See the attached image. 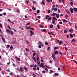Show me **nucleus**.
<instances>
[{
	"label": "nucleus",
	"mask_w": 77,
	"mask_h": 77,
	"mask_svg": "<svg viewBox=\"0 0 77 77\" xmlns=\"http://www.w3.org/2000/svg\"><path fill=\"white\" fill-rule=\"evenodd\" d=\"M64 33H66V30H64Z\"/></svg>",
	"instance_id": "50"
},
{
	"label": "nucleus",
	"mask_w": 77,
	"mask_h": 77,
	"mask_svg": "<svg viewBox=\"0 0 77 77\" xmlns=\"http://www.w3.org/2000/svg\"><path fill=\"white\" fill-rule=\"evenodd\" d=\"M34 68H36V67H37V65L34 66Z\"/></svg>",
	"instance_id": "63"
},
{
	"label": "nucleus",
	"mask_w": 77,
	"mask_h": 77,
	"mask_svg": "<svg viewBox=\"0 0 77 77\" xmlns=\"http://www.w3.org/2000/svg\"><path fill=\"white\" fill-rule=\"evenodd\" d=\"M6 31L8 33H9V34H10L11 35H12V36H13V35H14V32H13L12 31L10 30L9 29H6Z\"/></svg>",
	"instance_id": "1"
},
{
	"label": "nucleus",
	"mask_w": 77,
	"mask_h": 77,
	"mask_svg": "<svg viewBox=\"0 0 77 77\" xmlns=\"http://www.w3.org/2000/svg\"><path fill=\"white\" fill-rule=\"evenodd\" d=\"M73 62H75V63H76L77 64V62H76V61H75V60H73Z\"/></svg>",
	"instance_id": "62"
},
{
	"label": "nucleus",
	"mask_w": 77,
	"mask_h": 77,
	"mask_svg": "<svg viewBox=\"0 0 77 77\" xmlns=\"http://www.w3.org/2000/svg\"><path fill=\"white\" fill-rule=\"evenodd\" d=\"M42 4L43 5H45V3H44V1H43L42 2Z\"/></svg>",
	"instance_id": "14"
},
{
	"label": "nucleus",
	"mask_w": 77,
	"mask_h": 77,
	"mask_svg": "<svg viewBox=\"0 0 77 77\" xmlns=\"http://www.w3.org/2000/svg\"><path fill=\"white\" fill-rule=\"evenodd\" d=\"M39 57H37V60H39Z\"/></svg>",
	"instance_id": "60"
},
{
	"label": "nucleus",
	"mask_w": 77,
	"mask_h": 77,
	"mask_svg": "<svg viewBox=\"0 0 77 77\" xmlns=\"http://www.w3.org/2000/svg\"><path fill=\"white\" fill-rule=\"evenodd\" d=\"M37 63H38V65H39L40 64V61L39 60H38L37 61Z\"/></svg>",
	"instance_id": "12"
},
{
	"label": "nucleus",
	"mask_w": 77,
	"mask_h": 77,
	"mask_svg": "<svg viewBox=\"0 0 77 77\" xmlns=\"http://www.w3.org/2000/svg\"><path fill=\"white\" fill-rule=\"evenodd\" d=\"M63 43V42L60 41L59 42V44H62Z\"/></svg>",
	"instance_id": "52"
},
{
	"label": "nucleus",
	"mask_w": 77,
	"mask_h": 77,
	"mask_svg": "<svg viewBox=\"0 0 77 77\" xmlns=\"http://www.w3.org/2000/svg\"><path fill=\"white\" fill-rule=\"evenodd\" d=\"M31 30H34V28H30Z\"/></svg>",
	"instance_id": "56"
},
{
	"label": "nucleus",
	"mask_w": 77,
	"mask_h": 77,
	"mask_svg": "<svg viewBox=\"0 0 77 77\" xmlns=\"http://www.w3.org/2000/svg\"><path fill=\"white\" fill-rule=\"evenodd\" d=\"M58 13H59V14L60 13V11L59 10V9L58 10Z\"/></svg>",
	"instance_id": "58"
},
{
	"label": "nucleus",
	"mask_w": 77,
	"mask_h": 77,
	"mask_svg": "<svg viewBox=\"0 0 77 77\" xmlns=\"http://www.w3.org/2000/svg\"><path fill=\"white\" fill-rule=\"evenodd\" d=\"M52 24H54L55 23V20H52Z\"/></svg>",
	"instance_id": "37"
},
{
	"label": "nucleus",
	"mask_w": 77,
	"mask_h": 77,
	"mask_svg": "<svg viewBox=\"0 0 77 77\" xmlns=\"http://www.w3.org/2000/svg\"><path fill=\"white\" fill-rule=\"evenodd\" d=\"M57 11V8H55L54 9V11L56 12V11Z\"/></svg>",
	"instance_id": "22"
},
{
	"label": "nucleus",
	"mask_w": 77,
	"mask_h": 77,
	"mask_svg": "<svg viewBox=\"0 0 77 77\" xmlns=\"http://www.w3.org/2000/svg\"><path fill=\"white\" fill-rule=\"evenodd\" d=\"M52 57L53 58L54 60H55L56 58H55V54H52Z\"/></svg>",
	"instance_id": "4"
},
{
	"label": "nucleus",
	"mask_w": 77,
	"mask_h": 77,
	"mask_svg": "<svg viewBox=\"0 0 77 77\" xmlns=\"http://www.w3.org/2000/svg\"><path fill=\"white\" fill-rule=\"evenodd\" d=\"M73 31H74V30L73 29H72V28H71L69 30V32L70 33H72V32H73Z\"/></svg>",
	"instance_id": "6"
},
{
	"label": "nucleus",
	"mask_w": 77,
	"mask_h": 77,
	"mask_svg": "<svg viewBox=\"0 0 77 77\" xmlns=\"http://www.w3.org/2000/svg\"><path fill=\"white\" fill-rule=\"evenodd\" d=\"M36 54V53H34L32 54V55L33 56H35Z\"/></svg>",
	"instance_id": "39"
},
{
	"label": "nucleus",
	"mask_w": 77,
	"mask_h": 77,
	"mask_svg": "<svg viewBox=\"0 0 77 77\" xmlns=\"http://www.w3.org/2000/svg\"><path fill=\"white\" fill-rule=\"evenodd\" d=\"M33 69L34 71H36V70H37V69L36 68H33Z\"/></svg>",
	"instance_id": "49"
},
{
	"label": "nucleus",
	"mask_w": 77,
	"mask_h": 77,
	"mask_svg": "<svg viewBox=\"0 0 77 77\" xmlns=\"http://www.w3.org/2000/svg\"><path fill=\"white\" fill-rule=\"evenodd\" d=\"M51 17H50L48 18V21H50V20H51Z\"/></svg>",
	"instance_id": "45"
},
{
	"label": "nucleus",
	"mask_w": 77,
	"mask_h": 77,
	"mask_svg": "<svg viewBox=\"0 0 77 77\" xmlns=\"http://www.w3.org/2000/svg\"><path fill=\"white\" fill-rule=\"evenodd\" d=\"M53 25H51L50 26V28H53Z\"/></svg>",
	"instance_id": "46"
},
{
	"label": "nucleus",
	"mask_w": 77,
	"mask_h": 77,
	"mask_svg": "<svg viewBox=\"0 0 77 77\" xmlns=\"http://www.w3.org/2000/svg\"><path fill=\"white\" fill-rule=\"evenodd\" d=\"M48 13L49 14H50V10H48Z\"/></svg>",
	"instance_id": "51"
},
{
	"label": "nucleus",
	"mask_w": 77,
	"mask_h": 77,
	"mask_svg": "<svg viewBox=\"0 0 77 77\" xmlns=\"http://www.w3.org/2000/svg\"><path fill=\"white\" fill-rule=\"evenodd\" d=\"M32 9L33 10H34V11H36V8H34V7H33L32 8Z\"/></svg>",
	"instance_id": "32"
},
{
	"label": "nucleus",
	"mask_w": 77,
	"mask_h": 77,
	"mask_svg": "<svg viewBox=\"0 0 77 77\" xmlns=\"http://www.w3.org/2000/svg\"><path fill=\"white\" fill-rule=\"evenodd\" d=\"M24 69H25V71H27V68L26 67V66H24Z\"/></svg>",
	"instance_id": "13"
},
{
	"label": "nucleus",
	"mask_w": 77,
	"mask_h": 77,
	"mask_svg": "<svg viewBox=\"0 0 77 77\" xmlns=\"http://www.w3.org/2000/svg\"><path fill=\"white\" fill-rule=\"evenodd\" d=\"M38 45H41V44H42V42H38Z\"/></svg>",
	"instance_id": "33"
},
{
	"label": "nucleus",
	"mask_w": 77,
	"mask_h": 77,
	"mask_svg": "<svg viewBox=\"0 0 77 77\" xmlns=\"http://www.w3.org/2000/svg\"><path fill=\"white\" fill-rule=\"evenodd\" d=\"M45 71H46V72H48V69H47V68H45Z\"/></svg>",
	"instance_id": "24"
},
{
	"label": "nucleus",
	"mask_w": 77,
	"mask_h": 77,
	"mask_svg": "<svg viewBox=\"0 0 77 77\" xmlns=\"http://www.w3.org/2000/svg\"><path fill=\"white\" fill-rule=\"evenodd\" d=\"M0 27H1V28L2 27V24L1 23H0Z\"/></svg>",
	"instance_id": "47"
},
{
	"label": "nucleus",
	"mask_w": 77,
	"mask_h": 77,
	"mask_svg": "<svg viewBox=\"0 0 77 77\" xmlns=\"http://www.w3.org/2000/svg\"><path fill=\"white\" fill-rule=\"evenodd\" d=\"M39 48H41V45H40L38 46Z\"/></svg>",
	"instance_id": "44"
},
{
	"label": "nucleus",
	"mask_w": 77,
	"mask_h": 77,
	"mask_svg": "<svg viewBox=\"0 0 77 77\" xmlns=\"http://www.w3.org/2000/svg\"><path fill=\"white\" fill-rule=\"evenodd\" d=\"M32 59L34 60L35 62H36V60H35V58L34 57H32Z\"/></svg>",
	"instance_id": "9"
},
{
	"label": "nucleus",
	"mask_w": 77,
	"mask_h": 77,
	"mask_svg": "<svg viewBox=\"0 0 77 77\" xmlns=\"http://www.w3.org/2000/svg\"><path fill=\"white\" fill-rule=\"evenodd\" d=\"M2 40L3 42H4V43H6V41H5V38H3Z\"/></svg>",
	"instance_id": "21"
},
{
	"label": "nucleus",
	"mask_w": 77,
	"mask_h": 77,
	"mask_svg": "<svg viewBox=\"0 0 77 77\" xmlns=\"http://www.w3.org/2000/svg\"><path fill=\"white\" fill-rule=\"evenodd\" d=\"M54 50H57V49H58V47H55L54 48Z\"/></svg>",
	"instance_id": "34"
},
{
	"label": "nucleus",
	"mask_w": 77,
	"mask_h": 77,
	"mask_svg": "<svg viewBox=\"0 0 77 77\" xmlns=\"http://www.w3.org/2000/svg\"><path fill=\"white\" fill-rule=\"evenodd\" d=\"M7 47L8 48H9L10 47V45H8L7 46Z\"/></svg>",
	"instance_id": "40"
},
{
	"label": "nucleus",
	"mask_w": 77,
	"mask_h": 77,
	"mask_svg": "<svg viewBox=\"0 0 77 77\" xmlns=\"http://www.w3.org/2000/svg\"><path fill=\"white\" fill-rule=\"evenodd\" d=\"M42 31L43 32H46V30L45 29H43L42 30Z\"/></svg>",
	"instance_id": "15"
},
{
	"label": "nucleus",
	"mask_w": 77,
	"mask_h": 77,
	"mask_svg": "<svg viewBox=\"0 0 77 77\" xmlns=\"http://www.w3.org/2000/svg\"><path fill=\"white\" fill-rule=\"evenodd\" d=\"M54 75H55V76H56V77H57V75H57V73H55L54 74Z\"/></svg>",
	"instance_id": "35"
},
{
	"label": "nucleus",
	"mask_w": 77,
	"mask_h": 77,
	"mask_svg": "<svg viewBox=\"0 0 77 77\" xmlns=\"http://www.w3.org/2000/svg\"><path fill=\"white\" fill-rule=\"evenodd\" d=\"M75 28L76 30H77V25H75Z\"/></svg>",
	"instance_id": "54"
},
{
	"label": "nucleus",
	"mask_w": 77,
	"mask_h": 77,
	"mask_svg": "<svg viewBox=\"0 0 77 77\" xmlns=\"http://www.w3.org/2000/svg\"><path fill=\"white\" fill-rule=\"evenodd\" d=\"M40 28H44V26L42 25H40Z\"/></svg>",
	"instance_id": "23"
},
{
	"label": "nucleus",
	"mask_w": 77,
	"mask_h": 77,
	"mask_svg": "<svg viewBox=\"0 0 77 77\" xmlns=\"http://www.w3.org/2000/svg\"><path fill=\"white\" fill-rule=\"evenodd\" d=\"M39 12H40V11H39V10H38L37 11V14H39Z\"/></svg>",
	"instance_id": "48"
},
{
	"label": "nucleus",
	"mask_w": 77,
	"mask_h": 77,
	"mask_svg": "<svg viewBox=\"0 0 77 77\" xmlns=\"http://www.w3.org/2000/svg\"><path fill=\"white\" fill-rule=\"evenodd\" d=\"M66 11L67 12L68 15H70V12H69V11L67 10H66Z\"/></svg>",
	"instance_id": "25"
},
{
	"label": "nucleus",
	"mask_w": 77,
	"mask_h": 77,
	"mask_svg": "<svg viewBox=\"0 0 77 77\" xmlns=\"http://www.w3.org/2000/svg\"><path fill=\"white\" fill-rule=\"evenodd\" d=\"M50 35H52L53 36H55V34H53V32H51Z\"/></svg>",
	"instance_id": "19"
},
{
	"label": "nucleus",
	"mask_w": 77,
	"mask_h": 77,
	"mask_svg": "<svg viewBox=\"0 0 77 77\" xmlns=\"http://www.w3.org/2000/svg\"><path fill=\"white\" fill-rule=\"evenodd\" d=\"M34 66L33 65H31L30 66H31V67H33Z\"/></svg>",
	"instance_id": "53"
},
{
	"label": "nucleus",
	"mask_w": 77,
	"mask_h": 77,
	"mask_svg": "<svg viewBox=\"0 0 77 77\" xmlns=\"http://www.w3.org/2000/svg\"><path fill=\"white\" fill-rule=\"evenodd\" d=\"M41 62H43L44 63V61H43V59H42V57H41Z\"/></svg>",
	"instance_id": "20"
},
{
	"label": "nucleus",
	"mask_w": 77,
	"mask_h": 77,
	"mask_svg": "<svg viewBox=\"0 0 77 77\" xmlns=\"http://www.w3.org/2000/svg\"><path fill=\"white\" fill-rule=\"evenodd\" d=\"M70 10L71 13H72V14L74 13V12H73L74 10H73V9L72 8H70Z\"/></svg>",
	"instance_id": "5"
},
{
	"label": "nucleus",
	"mask_w": 77,
	"mask_h": 77,
	"mask_svg": "<svg viewBox=\"0 0 77 77\" xmlns=\"http://www.w3.org/2000/svg\"><path fill=\"white\" fill-rule=\"evenodd\" d=\"M25 50L27 52H28L29 51V49H27V48H25Z\"/></svg>",
	"instance_id": "36"
},
{
	"label": "nucleus",
	"mask_w": 77,
	"mask_h": 77,
	"mask_svg": "<svg viewBox=\"0 0 77 77\" xmlns=\"http://www.w3.org/2000/svg\"><path fill=\"white\" fill-rule=\"evenodd\" d=\"M39 66L40 67H42L43 68H45V66L44 65V64H43V63H42Z\"/></svg>",
	"instance_id": "2"
},
{
	"label": "nucleus",
	"mask_w": 77,
	"mask_h": 77,
	"mask_svg": "<svg viewBox=\"0 0 77 77\" xmlns=\"http://www.w3.org/2000/svg\"><path fill=\"white\" fill-rule=\"evenodd\" d=\"M50 48V47H48V48H47V51H49Z\"/></svg>",
	"instance_id": "31"
},
{
	"label": "nucleus",
	"mask_w": 77,
	"mask_h": 77,
	"mask_svg": "<svg viewBox=\"0 0 77 77\" xmlns=\"http://www.w3.org/2000/svg\"><path fill=\"white\" fill-rule=\"evenodd\" d=\"M42 72L43 73H44V74H45V71L44 70H43L42 71Z\"/></svg>",
	"instance_id": "61"
},
{
	"label": "nucleus",
	"mask_w": 77,
	"mask_h": 77,
	"mask_svg": "<svg viewBox=\"0 0 77 77\" xmlns=\"http://www.w3.org/2000/svg\"><path fill=\"white\" fill-rule=\"evenodd\" d=\"M30 29V27H27L26 28V29L28 30H29V29Z\"/></svg>",
	"instance_id": "55"
},
{
	"label": "nucleus",
	"mask_w": 77,
	"mask_h": 77,
	"mask_svg": "<svg viewBox=\"0 0 77 77\" xmlns=\"http://www.w3.org/2000/svg\"><path fill=\"white\" fill-rule=\"evenodd\" d=\"M32 53H35V52H36V51H35L32 50Z\"/></svg>",
	"instance_id": "59"
},
{
	"label": "nucleus",
	"mask_w": 77,
	"mask_h": 77,
	"mask_svg": "<svg viewBox=\"0 0 77 77\" xmlns=\"http://www.w3.org/2000/svg\"><path fill=\"white\" fill-rule=\"evenodd\" d=\"M45 45H48V42H46L45 43Z\"/></svg>",
	"instance_id": "30"
},
{
	"label": "nucleus",
	"mask_w": 77,
	"mask_h": 77,
	"mask_svg": "<svg viewBox=\"0 0 77 77\" xmlns=\"http://www.w3.org/2000/svg\"><path fill=\"white\" fill-rule=\"evenodd\" d=\"M17 12L19 13L20 12V10H19V9L17 10Z\"/></svg>",
	"instance_id": "43"
},
{
	"label": "nucleus",
	"mask_w": 77,
	"mask_h": 77,
	"mask_svg": "<svg viewBox=\"0 0 77 77\" xmlns=\"http://www.w3.org/2000/svg\"><path fill=\"white\" fill-rule=\"evenodd\" d=\"M24 55H25V56H27L28 55V54L27 52H25L24 53Z\"/></svg>",
	"instance_id": "29"
},
{
	"label": "nucleus",
	"mask_w": 77,
	"mask_h": 77,
	"mask_svg": "<svg viewBox=\"0 0 77 77\" xmlns=\"http://www.w3.org/2000/svg\"><path fill=\"white\" fill-rule=\"evenodd\" d=\"M62 2L64 5H65V0H59V3H61Z\"/></svg>",
	"instance_id": "3"
},
{
	"label": "nucleus",
	"mask_w": 77,
	"mask_h": 77,
	"mask_svg": "<svg viewBox=\"0 0 77 77\" xmlns=\"http://www.w3.org/2000/svg\"><path fill=\"white\" fill-rule=\"evenodd\" d=\"M54 54H59V52H57V51H55L54 52Z\"/></svg>",
	"instance_id": "11"
},
{
	"label": "nucleus",
	"mask_w": 77,
	"mask_h": 77,
	"mask_svg": "<svg viewBox=\"0 0 77 77\" xmlns=\"http://www.w3.org/2000/svg\"><path fill=\"white\" fill-rule=\"evenodd\" d=\"M20 69L21 70V71H23V68L22 67H20Z\"/></svg>",
	"instance_id": "41"
},
{
	"label": "nucleus",
	"mask_w": 77,
	"mask_h": 77,
	"mask_svg": "<svg viewBox=\"0 0 77 77\" xmlns=\"http://www.w3.org/2000/svg\"><path fill=\"white\" fill-rule=\"evenodd\" d=\"M56 17L57 18H59V14H57L56 15Z\"/></svg>",
	"instance_id": "8"
},
{
	"label": "nucleus",
	"mask_w": 77,
	"mask_h": 77,
	"mask_svg": "<svg viewBox=\"0 0 77 77\" xmlns=\"http://www.w3.org/2000/svg\"><path fill=\"white\" fill-rule=\"evenodd\" d=\"M30 32L31 34H32L33 35H35V33H34V32H33L32 31L30 30Z\"/></svg>",
	"instance_id": "10"
},
{
	"label": "nucleus",
	"mask_w": 77,
	"mask_h": 77,
	"mask_svg": "<svg viewBox=\"0 0 77 77\" xmlns=\"http://www.w3.org/2000/svg\"><path fill=\"white\" fill-rule=\"evenodd\" d=\"M71 42H76V41L75 40V39H73L71 41Z\"/></svg>",
	"instance_id": "17"
},
{
	"label": "nucleus",
	"mask_w": 77,
	"mask_h": 77,
	"mask_svg": "<svg viewBox=\"0 0 77 77\" xmlns=\"http://www.w3.org/2000/svg\"><path fill=\"white\" fill-rule=\"evenodd\" d=\"M52 19L54 20H56V21H57V18L56 17H53L52 18Z\"/></svg>",
	"instance_id": "16"
},
{
	"label": "nucleus",
	"mask_w": 77,
	"mask_h": 77,
	"mask_svg": "<svg viewBox=\"0 0 77 77\" xmlns=\"http://www.w3.org/2000/svg\"><path fill=\"white\" fill-rule=\"evenodd\" d=\"M56 13H53V16H54V17H55L56 16Z\"/></svg>",
	"instance_id": "42"
},
{
	"label": "nucleus",
	"mask_w": 77,
	"mask_h": 77,
	"mask_svg": "<svg viewBox=\"0 0 77 77\" xmlns=\"http://www.w3.org/2000/svg\"><path fill=\"white\" fill-rule=\"evenodd\" d=\"M32 2H33V3L34 4H36V2H35V1H32Z\"/></svg>",
	"instance_id": "57"
},
{
	"label": "nucleus",
	"mask_w": 77,
	"mask_h": 77,
	"mask_svg": "<svg viewBox=\"0 0 77 77\" xmlns=\"http://www.w3.org/2000/svg\"><path fill=\"white\" fill-rule=\"evenodd\" d=\"M73 11H74V12H77V8H74Z\"/></svg>",
	"instance_id": "7"
},
{
	"label": "nucleus",
	"mask_w": 77,
	"mask_h": 77,
	"mask_svg": "<svg viewBox=\"0 0 77 77\" xmlns=\"http://www.w3.org/2000/svg\"><path fill=\"white\" fill-rule=\"evenodd\" d=\"M32 75L34 77H38L36 75H35L34 73H32Z\"/></svg>",
	"instance_id": "18"
},
{
	"label": "nucleus",
	"mask_w": 77,
	"mask_h": 77,
	"mask_svg": "<svg viewBox=\"0 0 77 77\" xmlns=\"http://www.w3.org/2000/svg\"><path fill=\"white\" fill-rule=\"evenodd\" d=\"M63 22H65V23H66V22H67V21H66L65 19L63 20Z\"/></svg>",
	"instance_id": "38"
},
{
	"label": "nucleus",
	"mask_w": 77,
	"mask_h": 77,
	"mask_svg": "<svg viewBox=\"0 0 77 77\" xmlns=\"http://www.w3.org/2000/svg\"><path fill=\"white\" fill-rule=\"evenodd\" d=\"M65 17H66V19H67V18H68V15L66 14L65 16Z\"/></svg>",
	"instance_id": "27"
},
{
	"label": "nucleus",
	"mask_w": 77,
	"mask_h": 77,
	"mask_svg": "<svg viewBox=\"0 0 77 77\" xmlns=\"http://www.w3.org/2000/svg\"><path fill=\"white\" fill-rule=\"evenodd\" d=\"M3 15H6V13H3Z\"/></svg>",
	"instance_id": "64"
},
{
	"label": "nucleus",
	"mask_w": 77,
	"mask_h": 77,
	"mask_svg": "<svg viewBox=\"0 0 77 77\" xmlns=\"http://www.w3.org/2000/svg\"><path fill=\"white\" fill-rule=\"evenodd\" d=\"M13 49V47H12V46H11L10 48V50H12Z\"/></svg>",
	"instance_id": "28"
},
{
	"label": "nucleus",
	"mask_w": 77,
	"mask_h": 77,
	"mask_svg": "<svg viewBox=\"0 0 77 77\" xmlns=\"http://www.w3.org/2000/svg\"><path fill=\"white\" fill-rule=\"evenodd\" d=\"M57 27L58 29H60V25H59V24H58L57 25Z\"/></svg>",
	"instance_id": "26"
}]
</instances>
